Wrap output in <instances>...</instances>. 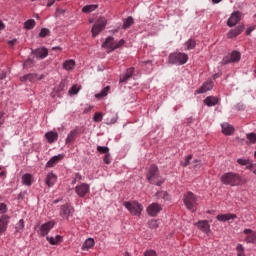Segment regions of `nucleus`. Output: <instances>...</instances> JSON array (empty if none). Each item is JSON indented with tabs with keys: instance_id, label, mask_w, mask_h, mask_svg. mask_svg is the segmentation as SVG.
Returning a JSON list of instances; mask_svg holds the SVG:
<instances>
[{
	"instance_id": "57",
	"label": "nucleus",
	"mask_w": 256,
	"mask_h": 256,
	"mask_svg": "<svg viewBox=\"0 0 256 256\" xmlns=\"http://www.w3.org/2000/svg\"><path fill=\"white\" fill-rule=\"evenodd\" d=\"M2 29H5V24L0 20V31H2Z\"/></svg>"
},
{
	"instance_id": "5",
	"label": "nucleus",
	"mask_w": 256,
	"mask_h": 256,
	"mask_svg": "<svg viewBox=\"0 0 256 256\" xmlns=\"http://www.w3.org/2000/svg\"><path fill=\"white\" fill-rule=\"evenodd\" d=\"M124 207L129 210L131 215L139 217L143 211V205L139 202H124Z\"/></svg>"
},
{
	"instance_id": "15",
	"label": "nucleus",
	"mask_w": 256,
	"mask_h": 256,
	"mask_svg": "<svg viewBox=\"0 0 256 256\" xmlns=\"http://www.w3.org/2000/svg\"><path fill=\"white\" fill-rule=\"evenodd\" d=\"M217 221H234V219H237V214H232V213H228V214H219L216 216Z\"/></svg>"
},
{
	"instance_id": "39",
	"label": "nucleus",
	"mask_w": 256,
	"mask_h": 256,
	"mask_svg": "<svg viewBox=\"0 0 256 256\" xmlns=\"http://www.w3.org/2000/svg\"><path fill=\"white\" fill-rule=\"evenodd\" d=\"M133 25V17L129 16L127 19L124 20L123 29H129Z\"/></svg>"
},
{
	"instance_id": "63",
	"label": "nucleus",
	"mask_w": 256,
	"mask_h": 256,
	"mask_svg": "<svg viewBox=\"0 0 256 256\" xmlns=\"http://www.w3.org/2000/svg\"><path fill=\"white\" fill-rule=\"evenodd\" d=\"M152 223H153L154 227H155V225H157V221H152Z\"/></svg>"
},
{
	"instance_id": "25",
	"label": "nucleus",
	"mask_w": 256,
	"mask_h": 256,
	"mask_svg": "<svg viewBox=\"0 0 256 256\" xmlns=\"http://www.w3.org/2000/svg\"><path fill=\"white\" fill-rule=\"evenodd\" d=\"M76 139H77V130H72L68 134L65 143L66 145H72V143H75Z\"/></svg>"
},
{
	"instance_id": "1",
	"label": "nucleus",
	"mask_w": 256,
	"mask_h": 256,
	"mask_svg": "<svg viewBox=\"0 0 256 256\" xmlns=\"http://www.w3.org/2000/svg\"><path fill=\"white\" fill-rule=\"evenodd\" d=\"M221 181L224 185H231V187H237L242 183L243 178H241V175L235 172H228L221 176Z\"/></svg>"
},
{
	"instance_id": "17",
	"label": "nucleus",
	"mask_w": 256,
	"mask_h": 256,
	"mask_svg": "<svg viewBox=\"0 0 256 256\" xmlns=\"http://www.w3.org/2000/svg\"><path fill=\"white\" fill-rule=\"evenodd\" d=\"M7 225H9V216L3 215L0 218V235L7 231Z\"/></svg>"
},
{
	"instance_id": "23",
	"label": "nucleus",
	"mask_w": 256,
	"mask_h": 256,
	"mask_svg": "<svg viewBox=\"0 0 256 256\" xmlns=\"http://www.w3.org/2000/svg\"><path fill=\"white\" fill-rule=\"evenodd\" d=\"M61 159H63V155H61V154L52 157V158L46 163V167H48V168L55 167V165H57V163H59V161H61Z\"/></svg>"
},
{
	"instance_id": "47",
	"label": "nucleus",
	"mask_w": 256,
	"mask_h": 256,
	"mask_svg": "<svg viewBox=\"0 0 256 256\" xmlns=\"http://www.w3.org/2000/svg\"><path fill=\"white\" fill-rule=\"evenodd\" d=\"M157 197L161 199H169V194L166 191H161L157 193Z\"/></svg>"
},
{
	"instance_id": "45",
	"label": "nucleus",
	"mask_w": 256,
	"mask_h": 256,
	"mask_svg": "<svg viewBox=\"0 0 256 256\" xmlns=\"http://www.w3.org/2000/svg\"><path fill=\"white\" fill-rule=\"evenodd\" d=\"M67 89V81L62 80L59 84L58 91H65Z\"/></svg>"
},
{
	"instance_id": "12",
	"label": "nucleus",
	"mask_w": 256,
	"mask_h": 256,
	"mask_svg": "<svg viewBox=\"0 0 256 256\" xmlns=\"http://www.w3.org/2000/svg\"><path fill=\"white\" fill-rule=\"evenodd\" d=\"M240 21H241V12L236 11L232 13L231 16L229 17L227 21V25L228 27H235V25H237V23H239Z\"/></svg>"
},
{
	"instance_id": "19",
	"label": "nucleus",
	"mask_w": 256,
	"mask_h": 256,
	"mask_svg": "<svg viewBox=\"0 0 256 256\" xmlns=\"http://www.w3.org/2000/svg\"><path fill=\"white\" fill-rule=\"evenodd\" d=\"M33 55H35L37 59H45V57L49 55V50H47V48H38L33 51Z\"/></svg>"
},
{
	"instance_id": "38",
	"label": "nucleus",
	"mask_w": 256,
	"mask_h": 256,
	"mask_svg": "<svg viewBox=\"0 0 256 256\" xmlns=\"http://www.w3.org/2000/svg\"><path fill=\"white\" fill-rule=\"evenodd\" d=\"M246 138L248 139L249 143H251L252 145H255V143H256V133L255 132L246 134Z\"/></svg>"
},
{
	"instance_id": "30",
	"label": "nucleus",
	"mask_w": 256,
	"mask_h": 256,
	"mask_svg": "<svg viewBox=\"0 0 256 256\" xmlns=\"http://www.w3.org/2000/svg\"><path fill=\"white\" fill-rule=\"evenodd\" d=\"M92 247H95V240L93 238H88L82 245V251H87Z\"/></svg>"
},
{
	"instance_id": "55",
	"label": "nucleus",
	"mask_w": 256,
	"mask_h": 256,
	"mask_svg": "<svg viewBox=\"0 0 256 256\" xmlns=\"http://www.w3.org/2000/svg\"><path fill=\"white\" fill-rule=\"evenodd\" d=\"M253 31H255V26L247 28L246 35H251V33H253Z\"/></svg>"
},
{
	"instance_id": "42",
	"label": "nucleus",
	"mask_w": 256,
	"mask_h": 256,
	"mask_svg": "<svg viewBox=\"0 0 256 256\" xmlns=\"http://www.w3.org/2000/svg\"><path fill=\"white\" fill-rule=\"evenodd\" d=\"M94 121L95 123H101V121H103V114L102 113H99V112H96L94 114Z\"/></svg>"
},
{
	"instance_id": "7",
	"label": "nucleus",
	"mask_w": 256,
	"mask_h": 256,
	"mask_svg": "<svg viewBox=\"0 0 256 256\" xmlns=\"http://www.w3.org/2000/svg\"><path fill=\"white\" fill-rule=\"evenodd\" d=\"M74 213L75 208L70 204H64L60 208V217H62V219H69L70 217H73Z\"/></svg>"
},
{
	"instance_id": "26",
	"label": "nucleus",
	"mask_w": 256,
	"mask_h": 256,
	"mask_svg": "<svg viewBox=\"0 0 256 256\" xmlns=\"http://www.w3.org/2000/svg\"><path fill=\"white\" fill-rule=\"evenodd\" d=\"M205 105H207L208 107H215V105H217V103H219V99H217V97L215 96H208L205 100H204Z\"/></svg>"
},
{
	"instance_id": "37",
	"label": "nucleus",
	"mask_w": 256,
	"mask_h": 256,
	"mask_svg": "<svg viewBox=\"0 0 256 256\" xmlns=\"http://www.w3.org/2000/svg\"><path fill=\"white\" fill-rule=\"evenodd\" d=\"M36 22L33 19H29L24 23V29L31 30L35 27Z\"/></svg>"
},
{
	"instance_id": "29",
	"label": "nucleus",
	"mask_w": 256,
	"mask_h": 256,
	"mask_svg": "<svg viewBox=\"0 0 256 256\" xmlns=\"http://www.w3.org/2000/svg\"><path fill=\"white\" fill-rule=\"evenodd\" d=\"M198 229H201L203 233H209V222L207 220L199 221L197 224Z\"/></svg>"
},
{
	"instance_id": "49",
	"label": "nucleus",
	"mask_w": 256,
	"mask_h": 256,
	"mask_svg": "<svg viewBox=\"0 0 256 256\" xmlns=\"http://www.w3.org/2000/svg\"><path fill=\"white\" fill-rule=\"evenodd\" d=\"M144 256H157V252L155 250H147L144 252Z\"/></svg>"
},
{
	"instance_id": "8",
	"label": "nucleus",
	"mask_w": 256,
	"mask_h": 256,
	"mask_svg": "<svg viewBox=\"0 0 256 256\" xmlns=\"http://www.w3.org/2000/svg\"><path fill=\"white\" fill-rule=\"evenodd\" d=\"M107 25V20L105 18H99L97 22L92 27V37H97V35L103 30Z\"/></svg>"
},
{
	"instance_id": "52",
	"label": "nucleus",
	"mask_w": 256,
	"mask_h": 256,
	"mask_svg": "<svg viewBox=\"0 0 256 256\" xmlns=\"http://www.w3.org/2000/svg\"><path fill=\"white\" fill-rule=\"evenodd\" d=\"M33 66V60L28 59L24 62V67H32Z\"/></svg>"
},
{
	"instance_id": "33",
	"label": "nucleus",
	"mask_w": 256,
	"mask_h": 256,
	"mask_svg": "<svg viewBox=\"0 0 256 256\" xmlns=\"http://www.w3.org/2000/svg\"><path fill=\"white\" fill-rule=\"evenodd\" d=\"M197 46V42L193 39H189L185 44V51H191V49H195V47Z\"/></svg>"
},
{
	"instance_id": "14",
	"label": "nucleus",
	"mask_w": 256,
	"mask_h": 256,
	"mask_svg": "<svg viewBox=\"0 0 256 256\" xmlns=\"http://www.w3.org/2000/svg\"><path fill=\"white\" fill-rule=\"evenodd\" d=\"M244 234L247 235L246 236L247 243H253L254 245H256V232L255 231H253L251 229H245Z\"/></svg>"
},
{
	"instance_id": "48",
	"label": "nucleus",
	"mask_w": 256,
	"mask_h": 256,
	"mask_svg": "<svg viewBox=\"0 0 256 256\" xmlns=\"http://www.w3.org/2000/svg\"><path fill=\"white\" fill-rule=\"evenodd\" d=\"M104 163H106V165H111V154H105L104 156Z\"/></svg>"
},
{
	"instance_id": "28",
	"label": "nucleus",
	"mask_w": 256,
	"mask_h": 256,
	"mask_svg": "<svg viewBox=\"0 0 256 256\" xmlns=\"http://www.w3.org/2000/svg\"><path fill=\"white\" fill-rule=\"evenodd\" d=\"M47 241L50 243V245H59V243H63V236L56 235L55 237H47Z\"/></svg>"
},
{
	"instance_id": "62",
	"label": "nucleus",
	"mask_w": 256,
	"mask_h": 256,
	"mask_svg": "<svg viewBox=\"0 0 256 256\" xmlns=\"http://www.w3.org/2000/svg\"><path fill=\"white\" fill-rule=\"evenodd\" d=\"M253 173L256 175V166L254 167Z\"/></svg>"
},
{
	"instance_id": "3",
	"label": "nucleus",
	"mask_w": 256,
	"mask_h": 256,
	"mask_svg": "<svg viewBox=\"0 0 256 256\" xmlns=\"http://www.w3.org/2000/svg\"><path fill=\"white\" fill-rule=\"evenodd\" d=\"M187 61H189V56L183 52H174L168 57V63L171 65H185Z\"/></svg>"
},
{
	"instance_id": "16",
	"label": "nucleus",
	"mask_w": 256,
	"mask_h": 256,
	"mask_svg": "<svg viewBox=\"0 0 256 256\" xmlns=\"http://www.w3.org/2000/svg\"><path fill=\"white\" fill-rule=\"evenodd\" d=\"M135 73V68H128L125 74L120 75V83H127Z\"/></svg>"
},
{
	"instance_id": "11",
	"label": "nucleus",
	"mask_w": 256,
	"mask_h": 256,
	"mask_svg": "<svg viewBox=\"0 0 256 256\" xmlns=\"http://www.w3.org/2000/svg\"><path fill=\"white\" fill-rule=\"evenodd\" d=\"M161 205L159 203H152L147 207V213L150 215V217H157L159 213L162 211Z\"/></svg>"
},
{
	"instance_id": "21",
	"label": "nucleus",
	"mask_w": 256,
	"mask_h": 256,
	"mask_svg": "<svg viewBox=\"0 0 256 256\" xmlns=\"http://www.w3.org/2000/svg\"><path fill=\"white\" fill-rule=\"evenodd\" d=\"M45 183L48 187H53V185L57 183V175H55L53 172L48 173L45 179Z\"/></svg>"
},
{
	"instance_id": "61",
	"label": "nucleus",
	"mask_w": 256,
	"mask_h": 256,
	"mask_svg": "<svg viewBox=\"0 0 256 256\" xmlns=\"http://www.w3.org/2000/svg\"><path fill=\"white\" fill-rule=\"evenodd\" d=\"M53 51H61V47H53Z\"/></svg>"
},
{
	"instance_id": "18",
	"label": "nucleus",
	"mask_w": 256,
	"mask_h": 256,
	"mask_svg": "<svg viewBox=\"0 0 256 256\" xmlns=\"http://www.w3.org/2000/svg\"><path fill=\"white\" fill-rule=\"evenodd\" d=\"M102 47L109 49L110 51H115V38L111 36L106 38L105 42L102 44Z\"/></svg>"
},
{
	"instance_id": "31",
	"label": "nucleus",
	"mask_w": 256,
	"mask_h": 256,
	"mask_svg": "<svg viewBox=\"0 0 256 256\" xmlns=\"http://www.w3.org/2000/svg\"><path fill=\"white\" fill-rule=\"evenodd\" d=\"M63 69L66 71H72V69H75V60H66L63 63Z\"/></svg>"
},
{
	"instance_id": "51",
	"label": "nucleus",
	"mask_w": 256,
	"mask_h": 256,
	"mask_svg": "<svg viewBox=\"0 0 256 256\" xmlns=\"http://www.w3.org/2000/svg\"><path fill=\"white\" fill-rule=\"evenodd\" d=\"M125 45V40L121 39L119 42H115V49H119V47H123Z\"/></svg>"
},
{
	"instance_id": "59",
	"label": "nucleus",
	"mask_w": 256,
	"mask_h": 256,
	"mask_svg": "<svg viewBox=\"0 0 256 256\" xmlns=\"http://www.w3.org/2000/svg\"><path fill=\"white\" fill-rule=\"evenodd\" d=\"M221 1L223 0H212V3H214V5H217V3H221Z\"/></svg>"
},
{
	"instance_id": "2",
	"label": "nucleus",
	"mask_w": 256,
	"mask_h": 256,
	"mask_svg": "<svg viewBox=\"0 0 256 256\" xmlns=\"http://www.w3.org/2000/svg\"><path fill=\"white\" fill-rule=\"evenodd\" d=\"M147 180L152 185L161 186L163 184V180L161 179V176H159V168H157V166H150L147 173Z\"/></svg>"
},
{
	"instance_id": "9",
	"label": "nucleus",
	"mask_w": 256,
	"mask_h": 256,
	"mask_svg": "<svg viewBox=\"0 0 256 256\" xmlns=\"http://www.w3.org/2000/svg\"><path fill=\"white\" fill-rule=\"evenodd\" d=\"M90 191L91 187L87 183H81L75 187V193L81 198L89 195Z\"/></svg>"
},
{
	"instance_id": "40",
	"label": "nucleus",
	"mask_w": 256,
	"mask_h": 256,
	"mask_svg": "<svg viewBox=\"0 0 256 256\" xmlns=\"http://www.w3.org/2000/svg\"><path fill=\"white\" fill-rule=\"evenodd\" d=\"M22 183L24 185H31V174H25L22 176Z\"/></svg>"
},
{
	"instance_id": "43",
	"label": "nucleus",
	"mask_w": 256,
	"mask_h": 256,
	"mask_svg": "<svg viewBox=\"0 0 256 256\" xmlns=\"http://www.w3.org/2000/svg\"><path fill=\"white\" fill-rule=\"evenodd\" d=\"M191 159H193V155H188L185 157L184 162L181 163L182 167H188L189 163L191 162Z\"/></svg>"
},
{
	"instance_id": "50",
	"label": "nucleus",
	"mask_w": 256,
	"mask_h": 256,
	"mask_svg": "<svg viewBox=\"0 0 256 256\" xmlns=\"http://www.w3.org/2000/svg\"><path fill=\"white\" fill-rule=\"evenodd\" d=\"M237 163H238L239 165L247 166V165H249V160L239 158V159L237 160Z\"/></svg>"
},
{
	"instance_id": "46",
	"label": "nucleus",
	"mask_w": 256,
	"mask_h": 256,
	"mask_svg": "<svg viewBox=\"0 0 256 256\" xmlns=\"http://www.w3.org/2000/svg\"><path fill=\"white\" fill-rule=\"evenodd\" d=\"M49 33H51V32L49 31V29H47V28H42L41 31H40V33H39V37H47V35H49Z\"/></svg>"
},
{
	"instance_id": "53",
	"label": "nucleus",
	"mask_w": 256,
	"mask_h": 256,
	"mask_svg": "<svg viewBox=\"0 0 256 256\" xmlns=\"http://www.w3.org/2000/svg\"><path fill=\"white\" fill-rule=\"evenodd\" d=\"M7 211V205L4 203L0 204V213H5Z\"/></svg>"
},
{
	"instance_id": "58",
	"label": "nucleus",
	"mask_w": 256,
	"mask_h": 256,
	"mask_svg": "<svg viewBox=\"0 0 256 256\" xmlns=\"http://www.w3.org/2000/svg\"><path fill=\"white\" fill-rule=\"evenodd\" d=\"M197 163H201V160H197V159L194 160V161H193L194 167H197Z\"/></svg>"
},
{
	"instance_id": "27",
	"label": "nucleus",
	"mask_w": 256,
	"mask_h": 256,
	"mask_svg": "<svg viewBox=\"0 0 256 256\" xmlns=\"http://www.w3.org/2000/svg\"><path fill=\"white\" fill-rule=\"evenodd\" d=\"M15 229V235L21 237V233H23V230L25 229V221H23V219L19 220Z\"/></svg>"
},
{
	"instance_id": "60",
	"label": "nucleus",
	"mask_w": 256,
	"mask_h": 256,
	"mask_svg": "<svg viewBox=\"0 0 256 256\" xmlns=\"http://www.w3.org/2000/svg\"><path fill=\"white\" fill-rule=\"evenodd\" d=\"M2 117H3V113L0 114V127H1V125H3Z\"/></svg>"
},
{
	"instance_id": "6",
	"label": "nucleus",
	"mask_w": 256,
	"mask_h": 256,
	"mask_svg": "<svg viewBox=\"0 0 256 256\" xmlns=\"http://www.w3.org/2000/svg\"><path fill=\"white\" fill-rule=\"evenodd\" d=\"M239 61H241V52L234 50L224 56L221 63L223 65H229V63H239Z\"/></svg>"
},
{
	"instance_id": "10",
	"label": "nucleus",
	"mask_w": 256,
	"mask_h": 256,
	"mask_svg": "<svg viewBox=\"0 0 256 256\" xmlns=\"http://www.w3.org/2000/svg\"><path fill=\"white\" fill-rule=\"evenodd\" d=\"M55 227V221L51 220L44 224H42L39 228L38 235L41 237H45L46 235H49V231Z\"/></svg>"
},
{
	"instance_id": "35",
	"label": "nucleus",
	"mask_w": 256,
	"mask_h": 256,
	"mask_svg": "<svg viewBox=\"0 0 256 256\" xmlns=\"http://www.w3.org/2000/svg\"><path fill=\"white\" fill-rule=\"evenodd\" d=\"M115 123H117V114L116 113L109 114L107 119H106V124L107 125H113Z\"/></svg>"
},
{
	"instance_id": "64",
	"label": "nucleus",
	"mask_w": 256,
	"mask_h": 256,
	"mask_svg": "<svg viewBox=\"0 0 256 256\" xmlns=\"http://www.w3.org/2000/svg\"><path fill=\"white\" fill-rule=\"evenodd\" d=\"M123 256H130V255H129V253L126 252Z\"/></svg>"
},
{
	"instance_id": "32",
	"label": "nucleus",
	"mask_w": 256,
	"mask_h": 256,
	"mask_svg": "<svg viewBox=\"0 0 256 256\" xmlns=\"http://www.w3.org/2000/svg\"><path fill=\"white\" fill-rule=\"evenodd\" d=\"M99 5L97 4H90L86 5L82 8V13H93L96 9H98Z\"/></svg>"
},
{
	"instance_id": "54",
	"label": "nucleus",
	"mask_w": 256,
	"mask_h": 256,
	"mask_svg": "<svg viewBox=\"0 0 256 256\" xmlns=\"http://www.w3.org/2000/svg\"><path fill=\"white\" fill-rule=\"evenodd\" d=\"M255 166H256L255 164H250L249 162V164L246 165V169L253 172L255 170Z\"/></svg>"
},
{
	"instance_id": "22",
	"label": "nucleus",
	"mask_w": 256,
	"mask_h": 256,
	"mask_svg": "<svg viewBox=\"0 0 256 256\" xmlns=\"http://www.w3.org/2000/svg\"><path fill=\"white\" fill-rule=\"evenodd\" d=\"M221 127H222V133L224 135H233V133H235V128L233 127V125L229 123H223Z\"/></svg>"
},
{
	"instance_id": "24",
	"label": "nucleus",
	"mask_w": 256,
	"mask_h": 256,
	"mask_svg": "<svg viewBox=\"0 0 256 256\" xmlns=\"http://www.w3.org/2000/svg\"><path fill=\"white\" fill-rule=\"evenodd\" d=\"M45 138L47 139L48 143H55V141L59 139V134L57 132L50 131L45 134Z\"/></svg>"
},
{
	"instance_id": "44",
	"label": "nucleus",
	"mask_w": 256,
	"mask_h": 256,
	"mask_svg": "<svg viewBox=\"0 0 256 256\" xmlns=\"http://www.w3.org/2000/svg\"><path fill=\"white\" fill-rule=\"evenodd\" d=\"M70 95H77L79 93V87L73 85L69 90Z\"/></svg>"
},
{
	"instance_id": "56",
	"label": "nucleus",
	"mask_w": 256,
	"mask_h": 256,
	"mask_svg": "<svg viewBox=\"0 0 256 256\" xmlns=\"http://www.w3.org/2000/svg\"><path fill=\"white\" fill-rule=\"evenodd\" d=\"M16 43H17V39L8 41V45H10L11 47H13V45H15Z\"/></svg>"
},
{
	"instance_id": "41",
	"label": "nucleus",
	"mask_w": 256,
	"mask_h": 256,
	"mask_svg": "<svg viewBox=\"0 0 256 256\" xmlns=\"http://www.w3.org/2000/svg\"><path fill=\"white\" fill-rule=\"evenodd\" d=\"M98 153H103L105 155L109 154V147L97 146Z\"/></svg>"
},
{
	"instance_id": "20",
	"label": "nucleus",
	"mask_w": 256,
	"mask_h": 256,
	"mask_svg": "<svg viewBox=\"0 0 256 256\" xmlns=\"http://www.w3.org/2000/svg\"><path fill=\"white\" fill-rule=\"evenodd\" d=\"M213 89V81L208 80L202 84L200 89L197 90V93H207V91H211Z\"/></svg>"
},
{
	"instance_id": "13",
	"label": "nucleus",
	"mask_w": 256,
	"mask_h": 256,
	"mask_svg": "<svg viewBox=\"0 0 256 256\" xmlns=\"http://www.w3.org/2000/svg\"><path fill=\"white\" fill-rule=\"evenodd\" d=\"M244 29L245 26L243 25H239L236 28L231 29L227 34L228 39H234V37H238V35H241V33H243Z\"/></svg>"
},
{
	"instance_id": "34",
	"label": "nucleus",
	"mask_w": 256,
	"mask_h": 256,
	"mask_svg": "<svg viewBox=\"0 0 256 256\" xmlns=\"http://www.w3.org/2000/svg\"><path fill=\"white\" fill-rule=\"evenodd\" d=\"M109 91H111V86H106L100 93L95 95L96 99H102V97H107Z\"/></svg>"
},
{
	"instance_id": "36",
	"label": "nucleus",
	"mask_w": 256,
	"mask_h": 256,
	"mask_svg": "<svg viewBox=\"0 0 256 256\" xmlns=\"http://www.w3.org/2000/svg\"><path fill=\"white\" fill-rule=\"evenodd\" d=\"M37 77V74H26L22 77H20V81L25 82V81H33V79H35Z\"/></svg>"
},
{
	"instance_id": "4",
	"label": "nucleus",
	"mask_w": 256,
	"mask_h": 256,
	"mask_svg": "<svg viewBox=\"0 0 256 256\" xmlns=\"http://www.w3.org/2000/svg\"><path fill=\"white\" fill-rule=\"evenodd\" d=\"M183 201L189 211H193L197 207V196L193 192H187L183 197Z\"/></svg>"
}]
</instances>
